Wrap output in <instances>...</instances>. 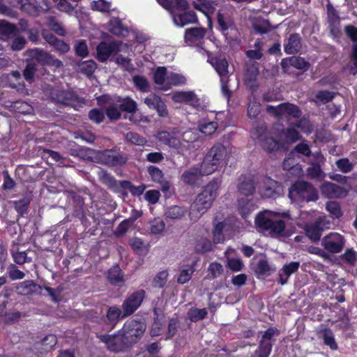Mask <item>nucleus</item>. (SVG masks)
Listing matches in <instances>:
<instances>
[{
	"label": "nucleus",
	"mask_w": 357,
	"mask_h": 357,
	"mask_svg": "<svg viewBox=\"0 0 357 357\" xmlns=\"http://www.w3.org/2000/svg\"><path fill=\"white\" fill-rule=\"evenodd\" d=\"M219 188L218 181L209 183L190 205L189 218L196 222L212 206Z\"/></svg>",
	"instance_id": "f257e3e1"
},
{
	"label": "nucleus",
	"mask_w": 357,
	"mask_h": 357,
	"mask_svg": "<svg viewBox=\"0 0 357 357\" xmlns=\"http://www.w3.org/2000/svg\"><path fill=\"white\" fill-rule=\"evenodd\" d=\"M288 213H278L271 211L259 213L255 218L257 228L268 232L274 237L282 236L286 222L284 218H289Z\"/></svg>",
	"instance_id": "f03ea898"
},
{
	"label": "nucleus",
	"mask_w": 357,
	"mask_h": 357,
	"mask_svg": "<svg viewBox=\"0 0 357 357\" xmlns=\"http://www.w3.org/2000/svg\"><path fill=\"white\" fill-rule=\"evenodd\" d=\"M228 153L226 147L221 144H214L206 153L202 162L203 172L211 174L219 169L225 167L228 160Z\"/></svg>",
	"instance_id": "7ed1b4c3"
},
{
	"label": "nucleus",
	"mask_w": 357,
	"mask_h": 357,
	"mask_svg": "<svg viewBox=\"0 0 357 357\" xmlns=\"http://www.w3.org/2000/svg\"><path fill=\"white\" fill-rule=\"evenodd\" d=\"M289 197L292 202H314L318 199L317 190L309 183L298 181L289 190Z\"/></svg>",
	"instance_id": "20e7f679"
},
{
	"label": "nucleus",
	"mask_w": 357,
	"mask_h": 357,
	"mask_svg": "<svg viewBox=\"0 0 357 357\" xmlns=\"http://www.w3.org/2000/svg\"><path fill=\"white\" fill-rule=\"evenodd\" d=\"M146 328V324L143 321L130 320L124 324L120 331L125 342L130 345L137 342L141 338Z\"/></svg>",
	"instance_id": "39448f33"
},
{
	"label": "nucleus",
	"mask_w": 357,
	"mask_h": 357,
	"mask_svg": "<svg viewBox=\"0 0 357 357\" xmlns=\"http://www.w3.org/2000/svg\"><path fill=\"white\" fill-rule=\"evenodd\" d=\"M210 63L220 77L222 94L229 99L231 96V91L228 84L229 81V66L227 59L221 56H215L211 58Z\"/></svg>",
	"instance_id": "423d86ee"
},
{
	"label": "nucleus",
	"mask_w": 357,
	"mask_h": 357,
	"mask_svg": "<svg viewBox=\"0 0 357 357\" xmlns=\"http://www.w3.org/2000/svg\"><path fill=\"white\" fill-rule=\"evenodd\" d=\"M330 222L324 216H319L313 224L307 222H299L298 226L305 228L307 236L312 241H319L321 233L325 229L328 228Z\"/></svg>",
	"instance_id": "0eeeda50"
},
{
	"label": "nucleus",
	"mask_w": 357,
	"mask_h": 357,
	"mask_svg": "<svg viewBox=\"0 0 357 357\" xmlns=\"http://www.w3.org/2000/svg\"><path fill=\"white\" fill-rule=\"evenodd\" d=\"M321 243L328 252L339 253L344 246L345 240L342 235L336 232H332L324 236L321 239Z\"/></svg>",
	"instance_id": "6e6552de"
},
{
	"label": "nucleus",
	"mask_w": 357,
	"mask_h": 357,
	"mask_svg": "<svg viewBox=\"0 0 357 357\" xmlns=\"http://www.w3.org/2000/svg\"><path fill=\"white\" fill-rule=\"evenodd\" d=\"M46 96L52 100L67 105L75 107L74 102L77 100V96L70 91L58 90L56 89H44Z\"/></svg>",
	"instance_id": "1a4fd4ad"
},
{
	"label": "nucleus",
	"mask_w": 357,
	"mask_h": 357,
	"mask_svg": "<svg viewBox=\"0 0 357 357\" xmlns=\"http://www.w3.org/2000/svg\"><path fill=\"white\" fill-rule=\"evenodd\" d=\"M145 291L139 290L131 294L122 305V318L132 314L142 304L144 298Z\"/></svg>",
	"instance_id": "9d476101"
},
{
	"label": "nucleus",
	"mask_w": 357,
	"mask_h": 357,
	"mask_svg": "<svg viewBox=\"0 0 357 357\" xmlns=\"http://www.w3.org/2000/svg\"><path fill=\"white\" fill-rule=\"evenodd\" d=\"M267 111L273 114L278 117L289 116L293 118H299L301 116V111L296 105L285 102L276 107L268 105Z\"/></svg>",
	"instance_id": "9b49d317"
},
{
	"label": "nucleus",
	"mask_w": 357,
	"mask_h": 357,
	"mask_svg": "<svg viewBox=\"0 0 357 357\" xmlns=\"http://www.w3.org/2000/svg\"><path fill=\"white\" fill-rule=\"evenodd\" d=\"M313 161L310 166L307 169V176L311 179L321 181L325 177V174L321 168V165L324 163L325 158L320 152H315L312 154Z\"/></svg>",
	"instance_id": "f8f14e48"
},
{
	"label": "nucleus",
	"mask_w": 357,
	"mask_h": 357,
	"mask_svg": "<svg viewBox=\"0 0 357 357\" xmlns=\"http://www.w3.org/2000/svg\"><path fill=\"white\" fill-rule=\"evenodd\" d=\"M167 10L170 12L173 22L178 27H183L188 24L198 22L197 16L193 11L178 12L172 10V7Z\"/></svg>",
	"instance_id": "ddd939ff"
},
{
	"label": "nucleus",
	"mask_w": 357,
	"mask_h": 357,
	"mask_svg": "<svg viewBox=\"0 0 357 357\" xmlns=\"http://www.w3.org/2000/svg\"><path fill=\"white\" fill-rule=\"evenodd\" d=\"M257 136L261 142V146L264 150L268 152L277 151L280 147H284L283 142H279L270 134L267 133L266 128L263 126L257 129Z\"/></svg>",
	"instance_id": "4468645a"
},
{
	"label": "nucleus",
	"mask_w": 357,
	"mask_h": 357,
	"mask_svg": "<svg viewBox=\"0 0 357 357\" xmlns=\"http://www.w3.org/2000/svg\"><path fill=\"white\" fill-rule=\"evenodd\" d=\"M218 24L219 30L225 35L228 40V31H236L232 14L226 8H222L218 13Z\"/></svg>",
	"instance_id": "2eb2a0df"
},
{
	"label": "nucleus",
	"mask_w": 357,
	"mask_h": 357,
	"mask_svg": "<svg viewBox=\"0 0 357 357\" xmlns=\"http://www.w3.org/2000/svg\"><path fill=\"white\" fill-rule=\"evenodd\" d=\"M172 99L176 102H185L197 109H203V104L197 96L191 91H176L173 93Z\"/></svg>",
	"instance_id": "dca6fc26"
},
{
	"label": "nucleus",
	"mask_w": 357,
	"mask_h": 357,
	"mask_svg": "<svg viewBox=\"0 0 357 357\" xmlns=\"http://www.w3.org/2000/svg\"><path fill=\"white\" fill-rule=\"evenodd\" d=\"M121 43L117 41L110 43L102 42L97 47V56L99 61H105L111 55L121 50Z\"/></svg>",
	"instance_id": "f3484780"
},
{
	"label": "nucleus",
	"mask_w": 357,
	"mask_h": 357,
	"mask_svg": "<svg viewBox=\"0 0 357 357\" xmlns=\"http://www.w3.org/2000/svg\"><path fill=\"white\" fill-rule=\"evenodd\" d=\"M99 339L106 344L108 349L118 352L121 351L125 347L128 346L125 342V340L121 336V331L114 335H101L98 336Z\"/></svg>",
	"instance_id": "a211bd4d"
},
{
	"label": "nucleus",
	"mask_w": 357,
	"mask_h": 357,
	"mask_svg": "<svg viewBox=\"0 0 357 357\" xmlns=\"http://www.w3.org/2000/svg\"><path fill=\"white\" fill-rule=\"evenodd\" d=\"M206 35V30L202 27L187 29L184 34V40L189 46H195L201 43Z\"/></svg>",
	"instance_id": "6ab92c4d"
},
{
	"label": "nucleus",
	"mask_w": 357,
	"mask_h": 357,
	"mask_svg": "<svg viewBox=\"0 0 357 357\" xmlns=\"http://www.w3.org/2000/svg\"><path fill=\"white\" fill-rule=\"evenodd\" d=\"M321 193L328 198H338L345 197L347 191L340 185L331 182H325L321 185Z\"/></svg>",
	"instance_id": "aec40b11"
},
{
	"label": "nucleus",
	"mask_w": 357,
	"mask_h": 357,
	"mask_svg": "<svg viewBox=\"0 0 357 357\" xmlns=\"http://www.w3.org/2000/svg\"><path fill=\"white\" fill-rule=\"evenodd\" d=\"M155 137L159 142L175 149L179 153L180 139L176 136L174 132L160 131Z\"/></svg>",
	"instance_id": "412c9836"
},
{
	"label": "nucleus",
	"mask_w": 357,
	"mask_h": 357,
	"mask_svg": "<svg viewBox=\"0 0 357 357\" xmlns=\"http://www.w3.org/2000/svg\"><path fill=\"white\" fill-rule=\"evenodd\" d=\"M280 185L279 183L271 179L266 178L263 186L260 188V194L263 197L273 198L280 194Z\"/></svg>",
	"instance_id": "4be33fe9"
},
{
	"label": "nucleus",
	"mask_w": 357,
	"mask_h": 357,
	"mask_svg": "<svg viewBox=\"0 0 357 357\" xmlns=\"http://www.w3.org/2000/svg\"><path fill=\"white\" fill-rule=\"evenodd\" d=\"M144 103L149 108L155 109L159 116H165L167 115L166 106L159 96L153 94L150 95L145 98Z\"/></svg>",
	"instance_id": "5701e85b"
},
{
	"label": "nucleus",
	"mask_w": 357,
	"mask_h": 357,
	"mask_svg": "<svg viewBox=\"0 0 357 357\" xmlns=\"http://www.w3.org/2000/svg\"><path fill=\"white\" fill-rule=\"evenodd\" d=\"M209 174H205L203 172V165L201 164L199 167H193L189 170L185 171L182 174L183 181L188 184L192 185L202 176H208Z\"/></svg>",
	"instance_id": "b1692460"
},
{
	"label": "nucleus",
	"mask_w": 357,
	"mask_h": 357,
	"mask_svg": "<svg viewBox=\"0 0 357 357\" xmlns=\"http://www.w3.org/2000/svg\"><path fill=\"white\" fill-rule=\"evenodd\" d=\"M197 134L192 131H187L183 134L180 139L179 153L185 154L188 151L195 148L193 143L197 141Z\"/></svg>",
	"instance_id": "393cba45"
},
{
	"label": "nucleus",
	"mask_w": 357,
	"mask_h": 357,
	"mask_svg": "<svg viewBox=\"0 0 357 357\" xmlns=\"http://www.w3.org/2000/svg\"><path fill=\"white\" fill-rule=\"evenodd\" d=\"M102 159L105 164L110 166L122 165L127 161L126 155L115 153L110 150H106L103 152Z\"/></svg>",
	"instance_id": "a878e982"
},
{
	"label": "nucleus",
	"mask_w": 357,
	"mask_h": 357,
	"mask_svg": "<svg viewBox=\"0 0 357 357\" xmlns=\"http://www.w3.org/2000/svg\"><path fill=\"white\" fill-rule=\"evenodd\" d=\"M238 192L245 196H250L255 192V183L253 178L250 176H242L239 178L238 185Z\"/></svg>",
	"instance_id": "bb28decb"
},
{
	"label": "nucleus",
	"mask_w": 357,
	"mask_h": 357,
	"mask_svg": "<svg viewBox=\"0 0 357 357\" xmlns=\"http://www.w3.org/2000/svg\"><path fill=\"white\" fill-rule=\"evenodd\" d=\"M300 266L298 261H292L285 264L279 272L280 283L285 284L289 276L294 273L296 272Z\"/></svg>",
	"instance_id": "cd10ccee"
},
{
	"label": "nucleus",
	"mask_w": 357,
	"mask_h": 357,
	"mask_svg": "<svg viewBox=\"0 0 357 357\" xmlns=\"http://www.w3.org/2000/svg\"><path fill=\"white\" fill-rule=\"evenodd\" d=\"M169 72L167 68L163 66L158 67L153 75V80L158 88L162 90H167V77Z\"/></svg>",
	"instance_id": "c85d7f7f"
},
{
	"label": "nucleus",
	"mask_w": 357,
	"mask_h": 357,
	"mask_svg": "<svg viewBox=\"0 0 357 357\" xmlns=\"http://www.w3.org/2000/svg\"><path fill=\"white\" fill-rule=\"evenodd\" d=\"M194 8L204 13L208 19L215 11V6L211 0H197L193 2Z\"/></svg>",
	"instance_id": "c756f323"
},
{
	"label": "nucleus",
	"mask_w": 357,
	"mask_h": 357,
	"mask_svg": "<svg viewBox=\"0 0 357 357\" xmlns=\"http://www.w3.org/2000/svg\"><path fill=\"white\" fill-rule=\"evenodd\" d=\"M281 64L283 68H285L289 66L299 70H307L308 68V63L304 59L299 56H291L288 59H284L282 61Z\"/></svg>",
	"instance_id": "7c9ffc66"
},
{
	"label": "nucleus",
	"mask_w": 357,
	"mask_h": 357,
	"mask_svg": "<svg viewBox=\"0 0 357 357\" xmlns=\"http://www.w3.org/2000/svg\"><path fill=\"white\" fill-rule=\"evenodd\" d=\"M328 20L331 26V31L335 34L339 31L340 17L334 8L328 4L327 6Z\"/></svg>",
	"instance_id": "2f4dec72"
},
{
	"label": "nucleus",
	"mask_w": 357,
	"mask_h": 357,
	"mask_svg": "<svg viewBox=\"0 0 357 357\" xmlns=\"http://www.w3.org/2000/svg\"><path fill=\"white\" fill-rule=\"evenodd\" d=\"M301 48V40L298 34H291L284 43V51L287 54H294Z\"/></svg>",
	"instance_id": "473e14b6"
},
{
	"label": "nucleus",
	"mask_w": 357,
	"mask_h": 357,
	"mask_svg": "<svg viewBox=\"0 0 357 357\" xmlns=\"http://www.w3.org/2000/svg\"><path fill=\"white\" fill-rule=\"evenodd\" d=\"M129 244L132 250L138 255L146 254L148 252L150 245L144 242L142 239L134 237L129 240Z\"/></svg>",
	"instance_id": "72a5a7b5"
},
{
	"label": "nucleus",
	"mask_w": 357,
	"mask_h": 357,
	"mask_svg": "<svg viewBox=\"0 0 357 357\" xmlns=\"http://www.w3.org/2000/svg\"><path fill=\"white\" fill-rule=\"evenodd\" d=\"M300 134L294 128H289L282 131L279 135L280 139L285 143L295 142L300 139Z\"/></svg>",
	"instance_id": "f704fd0d"
},
{
	"label": "nucleus",
	"mask_w": 357,
	"mask_h": 357,
	"mask_svg": "<svg viewBox=\"0 0 357 357\" xmlns=\"http://www.w3.org/2000/svg\"><path fill=\"white\" fill-rule=\"evenodd\" d=\"M29 55L33 59H36L39 63L43 65H48L50 59H51L52 55L47 52L39 50L33 49L29 51Z\"/></svg>",
	"instance_id": "c9c22d12"
},
{
	"label": "nucleus",
	"mask_w": 357,
	"mask_h": 357,
	"mask_svg": "<svg viewBox=\"0 0 357 357\" xmlns=\"http://www.w3.org/2000/svg\"><path fill=\"white\" fill-rule=\"evenodd\" d=\"M116 102L121 111L133 113L137 110V103L130 98L127 97L123 99L118 98Z\"/></svg>",
	"instance_id": "e433bc0d"
},
{
	"label": "nucleus",
	"mask_w": 357,
	"mask_h": 357,
	"mask_svg": "<svg viewBox=\"0 0 357 357\" xmlns=\"http://www.w3.org/2000/svg\"><path fill=\"white\" fill-rule=\"evenodd\" d=\"M167 90L169 89L172 86L184 85L186 83V78L182 74L169 72L167 77Z\"/></svg>",
	"instance_id": "4c0bfd02"
},
{
	"label": "nucleus",
	"mask_w": 357,
	"mask_h": 357,
	"mask_svg": "<svg viewBox=\"0 0 357 357\" xmlns=\"http://www.w3.org/2000/svg\"><path fill=\"white\" fill-rule=\"evenodd\" d=\"M23 12L30 15L36 16L38 14V8L29 0H17V5Z\"/></svg>",
	"instance_id": "58836bf2"
},
{
	"label": "nucleus",
	"mask_w": 357,
	"mask_h": 357,
	"mask_svg": "<svg viewBox=\"0 0 357 357\" xmlns=\"http://www.w3.org/2000/svg\"><path fill=\"white\" fill-rule=\"evenodd\" d=\"M186 213V211L178 206H172L167 208L165 213L166 218L171 220L181 219Z\"/></svg>",
	"instance_id": "ea45409f"
},
{
	"label": "nucleus",
	"mask_w": 357,
	"mask_h": 357,
	"mask_svg": "<svg viewBox=\"0 0 357 357\" xmlns=\"http://www.w3.org/2000/svg\"><path fill=\"white\" fill-rule=\"evenodd\" d=\"M198 128L202 133L206 135H211L216 131L218 128V123L213 121L206 122L202 120L199 121Z\"/></svg>",
	"instance_id": "a19ab883"
},
{
	"label": "nucleus",
	"mask_w": 357,
	"mask_h": 357,
	"mask_svg": "<svg viewBox=\"0 0 357 357\" xmlns=\"http://www.w3.org/2000/svg\"><path fill=\"white\" fill-rule=\"evenodd\" d=\"M109 31L112 33L121 36H125L128 33V29L124 27L121 22L116 18L111 20L109 22Z\"/></svg>",
	"instance_id": "79ce46f5"
},
{
	"label": "nucleus",
	"mask_w": 357,
	"mask_h": 357,
	"mask_svg": "<svg viewBox=\"0 0 357 357\" xmlns=\"http://www.w3.org/2000/svg\"><path fill=\"white\" fill-rule=\"evenodd\" d=\"M195 250L198 253H205L212 250V243L206 238L200 237L196 240Z\"/></svg>",
	"instance_id": "37998d69"
},
{
	"label": "nucleus",
	"mask_w": 357,
	"mask_h": 357,
	"mask_svg": "<svg viewBox=\"0 0 357 357\" xmlns=\"http://www.w3.org/2000/svg\"><path fill=\"white\" fill-rule=\"evenodd\" d=\"M17 31L16 26L6 20H0V34L3 40H6Z\"/></svg>",
	"instance_id": "c03bdc74"
},
{
	"label": "nucleus",
	"mask_w": 357,
	"mask_h": 357,
	"mask_svg": "<svg viewBox=\"0 0 357 357\" xmlns=\"http://www.w3.org/2000/svg\"><path fill=\"white\" fill-rule=\"evenodd\" d=\"M108 279L114 284H119L123 282V275L119 266H115L109 270Z\"/></svg>",
	"instance_id": "a18cd8bd"
},
{
	"label": "nucleus",
	"mask_w": 357,
	"mask_h": 357,
	"mask_svg": "<svg viewBox=\"0 0 357 357\" xmlns=\"http://www.w3.org/2000/svg\"><path fill=\"white\" fill-rule=\"evenodd\" d=\"M260 112V103L257 101L255 96L252 95L250 98V102L248 107V115L250 118H256Z\"/></svg>",
	"instance_id": "49530a36"
},
{
	"label": "nucleus",
	"mask_w": 357,
	"mask_h": 357,
	"mask_svg": "<svg viewBox=\"0 0 357 357\" xmlns=\"http://www.w3.org/2000/svg\"><path fill=\"white\" fill-rule=\"evenodd\" d=\"M37 285L32 280L21 282L17 287L18 293L22 295H28L36 291Z\"/></svg>",
	"instance_id": "de8ad7c7"
},
{
	"label": "nucleus",
	"mask_w": 357,
	"mask_h": 357,
	"mask_svg": "<svg viewBox=\"0 0 357 357\" xmlns=\"http://www.w3.org/2000/svg\"><path fill=\"white\" fill-rule=\"evenodd\" d=\"M56 343L57 339L54 335L50 334L45 336L40 343V345L42 346L40 352H47L50 351Z\"/></svg>",
	"instance_id": "09e8293b"
},
{
	"label": "nucleus",
	"mask_w": 357,
	"mask_h": 357,
	"mask_svg": "<svg viewBox=\"0 0 357 357\" xmlns=\"http://www.w3.org/2000/svg\"><path fill=\"white\" fill-rule=\"evenodd\" d=\"M258 75V70L255 66H252L244 75L245 84L250 87H254Z\"/></svg>",
	"instance_id": "8fccbe9b"
},
{
	"label": "nucleus",
	"mask_w": 357,
	"mask_h": 357,
	"mask_svg": "<svg viewBox=\"0 0 357 357\" xmlns=\"http://www.w3.org/2000/svg\"><path fill=\"white\" fill-rule=\"evenodd\" d=\"M96 68V63L92 60L84 61L78 64V70L87 76L91 75Z\"/></svg>",
	"instance_id": "3c124183"
},
{
	"label": "nucleus",
	"mask_w": 357,
	"mask_h": 357,
	"mask_svg": "<svg viewBox=\"0 0 357 357\" xmlns=\"http://www.w3.org/2000/svg\"><path fill=\"white\" fill-rule=\"evenodd\" d=\"M225 227L223 222H218L214 224L213 230V239L215 243H221L225 241V236L222 231Z\"/></svg>",
	"instance_id": "603ef678"
},
{
	"label": "nucleus",
	"mask_w": 357,
	"mask_h": 357,
	"mask_svg": "<svg viewBox=\"0 0 357 357\" xmlns=\"http://www.w3.org/2000/svg\"><path fill=\"white\" fill-rule=\"evenodd\" d=\"M322 337L326 345L328 346L332 350L337 349V344L335 340L333 333L329 329H325L322 332Z\"/></svg>",
	"instance_id": "864d4df0"
},
{
	"label": "nucleus",
	"mask_w": 357,
	"mask_h": 357,
	"mask_svg": "<svg viewBox=\"0 0 357 357\" xmlns=\"http://www.w3.org/2000/svg\"><path fill=\"white\" fill-rule=\"evenodd\" d=\"M133 82L135 86L142 92H148L150 90V84L147 79L141 75L133 77Z\"/></svg>",
	"instance_id": "5fc2aeb1"
},
{
	"label": "nucleus",
	"mask_w": 357,
	"mask_h": 357,
	"mask_svg": "<svg viewBox=\"0 0 357 357\" xmlns=\"http://www.w3.org/2000/svg\"><path fill=\"white\" fill-rule=\"evenodd\" d=\"M335 164L338 170L344 174L351 172L354 167V164L347 158L337 160Z\"/></svg>",
	"instance_id": "6e6d98bb"
},
{
	"label": "nucleus",
	"mask_w": 357,
	"mask_h": 357,
	"mask_svg": "<svg viewBox=\"0 0 357 357\" xmlns=\"http://www.w3.org/2000/svg\"><path fill=\"white\" fill-rule=\"evenodd\" d=\"M56 8L63 12L70 13L73 11L74 6L73 3L77 2L78 0H53Z\"/></svg>",
	"instance_id": "4d7b16f0"
},
{
	"label": "nucleus",
	"mask_w": 357,
	"mask_h": 357,
	"mask_svg": "<svg viewBox=\"0 0 357 357\" xmlns=\"http://www.w3.org/2000/svg\"><path fill=\"white\" fill-rule=\"evenodd\" d=\"M271 342L261 340L258 349L256 350L255 353L258 356V357H268V356L271 354Z\"/></svg>",
	"instance_id": "13d9d810"
},
{
	"label": "nucleus",
	"mask_w": 357,
	"mask_h": 357,
	"mask_svg": "<svg viewBox=\"0 0 357 357\" xmlns=\"http://www.w3.org/2000/svg\"><path fill=\"white\" fill-rule=\"evenodd\" d=\"M326 208L333 218H339L342 215L341 208L336 202L331 201L327 202Z\"/></svg>",
	"instance_id": "bf43d9fd"
},
{
	"label": "nucleus",
	"mask_w": 357,
	"mask_h": 357,
	"mask_svg": "<svg viewBox=\"0 0 357 357\" xmlns=\"http://www.w3.org/2000/svg\"><path fill=\"white\" fill-rule=\"evenodd\" d=\"M165 224L160 218H155L150 222V231L152 234H160L165 229Z\"/></svg>",
	"instance_id": "052dcab7"
},
{
	"label": "nucleus",
	"mask_w": 357,
	"mask_h": 357,
	"mask_svg": "<svg viewBox=\"0 0 357 357\" xmlns=\"http://www.w3.org/2000/svg\"><path fill=\"white\" fill-rule=\"evenodd\" d=\"M207 314V311L205 308L197 309L191 308L188 312V317L192 321H197L204 319Z\"/></svg>",
	"instance_id": "680f3d73"
},
{
	"label": "nucleus",
	"mask_w": 357,
	"mask_h": 357,
	"mask_svg": "<svg viewBox=\"0 0 357 357\" xmlns=\"http://www.w3.org/2000/svg\"><path fill=\"white\" fill-rule=\"evenodd\" d=\"M121 109L118 106V103L109 105L106 109V114L110 120H118L121 117Z\"/></svg>",
	"instance_id": "e2e57ef3"
},
{
	"label": "nucleus",
	"mask_w": 357,
	"mask_h": 357,
	"mask_svg": "<svg viewBox=\"0 0 357 357\" xmlns=\"http://www.w3.org/2000/svg\"><path fill=\"white\" fill-rule=\"evenodd\" d=\"M194 270V264L188 266V268L183 269L177 279V281L180 284H185L188 282L192 277Z\"/></svg>",
	"instance_id": "0e129e2a"
},
{
	"label": "nucleus",
	"mask_w": 357,
	"mask_h": 357,
	"mask_svg": "<svg viewBox=\"0 0 357 357\" xmlns=\"http://www.w3.org/2000/svg\"><path fill=\"white\" fill-rule=\"evenodd\" d=\"M121 315V310L116 306H112L107 310V318L110 323L115 324L118 321Z\"/></svg>",
	"instance_id": "69168bd1"
},
{
	"label": "nucleus",
	"mask_w": 357,
	"mask_h": 357,
	"mask_svg": "<svg viewBox=\"0 0 357 357\" xmlns=\"http://www.w3.org/2000/svg\"><path fill=\"white\" fill-rule=\"evenodd\" d=\"M253 27L255 31L259 33H266L271 29L269 22L265 20H259L255 22Z\"/></svg>",
	"instance_id": "338daca9"
},
{
	"label": "nucleus",
	"mask_w": 357,
	"mask_h": 357,
	"mask_svg": "<svg viewBox=\"0 0 357 357\" xmlns=\"http://www.w3.org/2000/svg\"><path fill=\"white\" fill-rule=\"evenodd\" d=\"M126 139L137 146H144L147 142L146 139L135 132H128L126 135Z\"/></svg>",
	"instance_id": "774afa93"
}]
</instances>
